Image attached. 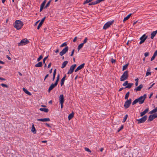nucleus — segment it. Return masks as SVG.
<instances>
[{
  "label": "nucleus",
  "mask_w": 157,
  "mask_h": 157,
  "mask_svg": "<svg viewBox=\"0 0 157 157\" xmlns=\"http://www.w3.org/2000/svg\"><path fill=\"white\" fill-rule=\"evenodd\" d=\"M37 121H40L42 122H46L49 121H50V119L49 118H40L37 119Z\"/></svg>",
  "instance_id": "14"
},
{
  "label": "nucleus",
  "mask_w": 157,
  "mask_h": 157,
  "mask_svg": "<svg viewBox=\"0 0 157 157\" xmlns=\"http://www.w3.org/2000/svg\"><path fill=\"white\" fill-rule=\"evenodd\" d=\"M153 55L155 56H157V50L155 52Z\"/></svg>",
  "instance_id": "59"
},
{
  "label": "nucleus",
  "mask_w": 157,
  "mask_h": 157,
  "mask_svg": "<svg viewBox=\"0 0 157 157\" xmlns=\"http://www.w3.org/2000/svg\"><path fill=\"white\" fill-rule=\"evenodd\" d=\"M14 27L16 28L17 30L21 29L23 25V23L21 21L19 20H17L13 24Z\"/></svg>",
  "instance_id": "2"
},
{
  "label": "nucleus",
  "mask_w": 157,
  "mask_h": 157,
  "mask_svg": "<svg viewBox=\"0 0 157 157\" xmlns=\"http://www.w3.org/2000/svg\"><path fill=\"white\" fill-rule=\"evenodd\" d=\"M131 15V13H130L129 14H128L127 16H126L124 18L123 21H125L128 20L130 18Z\"/></svg>",
  "instance_id": "30"
},
{
  "label": "nucleus",
  "mask_w": 157,
  "mask_h": 157,
  "mask_svg": "<svg viewBox=\"0 0 157 157\" xmlns=\"http://www.w3.org/2000/svg\"><path fill=\"white\" fill-rule=\"evenodd\" d=\"M51 2V0H49L48 2L47 3L45 6L44 7V8H46L48 7L50 5V3Z\"/></svg>",
  "instance_id": "34"
},
{
  "label": "nucleus",
  "mask_w": 157,
  "mask_h": 157,
  "mask_svg": "<svg viewBox=\"0 0 157 157\" xmlns=\"http://www.w3.org/2000/svg\"><path fill=\"white\" fill-rule=\"evenodd\" d=\"M133 85V83H128L127 84V85L124 88L125 89L126 88H130Z\"/></svg>",
  "instance_id": "23"
},
{
  "label": "nucleus",
  "mask_w": 157,
  "mask_h": 157,
  "mask_svg": "<svg viewBox=\"0 0 157 157\" xmlns=\"http://www.w3.org/2000/svg\"><path fill=\"white\" fill-rule=\"evenodd\" d=\"M155 56H155V55H153V56H152V57L151 58V61L155 59Z\"/></svg>",
  "instance_id": "49"
},
{
  "label": "nucleus",
  "mask_w": 157,
  "mask_h": 157,
  "mask_svg": "<svg viewBox=\"0 0 157 157\" xmlns=\"http://www.w3.org/2000/svg\"><path fill=\"white\" fill-rule=\"evenodd\" d=\"M149 111V109L148 108L145 109L143 112L140 113V116L143 117L146 113H147Z\"/></svg>",
  "instance_id": "17"
},
{
  "label": "nucleus",
  "mask_w": 157,
  "mask_h": 157,
  "mask_svg": "<svg viewBox=\"0 0 157 157\" xmlns=\"http://www.w3.org/2000/svg\"><path fill=\"white\" fill-rule=\"evenodd\" d=\"M59 103H64V97L63 94H60L59 97Z\"/></svg>",
  "instance_id": "13"
},
{
  "label": "nucleus",
  "mask_w": 157,
  "mask_h": 157,
  "mask_svg": "<svg viewBox=\"0 0 157 157\" xmlns=\"http://www.w3.org/2000/svg\"><path fill=\"white\" fill-rule=\"evenodd\" d=\"M157 112V107L152 110L151 111H150L149 113L150 114H152L153 113H155Z\"/></svg>",
  "instance_id": "29"
},
{
  "label": "nucleus",
  "mask_w": 157,
  "mask_h": 157,
  "mask_svg": "<svg viewBox=\"0 0 157 157\" xmlns=\"http://www.w3.org/2000/svg\"><path fill=\"white\" fill-rule=\"evenodd\" d=\"M43 65L42 62H38L37 64L35 65V67H40Z\"/></svg>",
  "instance_id": "26"
},
{
  "label": "nucleus",
  "mask_w": 157,
  "mask_h": 157,
  "mask_svg": "<svg viewBox=\"0 0 157 157\" xmlns=\"http://www.w3.org/2000/svg\"><path fill=\"white\" fill-rule=\"evenodd\" d=\"M128 65H129V63H128L126 64H125V65H124L123 67L122 71H124L127 68Z\"/></svg>",
  "instance_id": "33"
},
{
  "label": "nucleus",
  "mask_w": 157,
  "mask_h": 157,
  "mask_svg": "<svg viewBox=\"0 0 157 157\" xmlns=\"http://www.w3.org/2000/svg\"><path fill=\"white\" fill-rule=\"evenodd\" d=\"M156 117H157V114L156 113L153 115H149V117L148 121H152Z\"/></svg>",
  "instance_id": "11"
},
{
  "label": "nucleus",
  "mask_w": 157,
  "mask_h": 157,
  "mask_svg": "<svg viewBox=\"0 0 157 157\" xmlns=\"http://www.w3.org/2000/svg\"><path fill=\"white\" fill-rule=\"evenodd\" d=\"M46 18V17H44L42 19V20H41V21H40V22L39 24L38 25V26H37V29H39L41 27V26H42L43 23L44 22V21L45 20V19Z\"/></svg>",
  "instance_id": "15"
},
{
  "label": "nucleus",
  "mask_w": 157,
  "mask_h": 157,
  "mask_svg": "<svg viewBox=\"0 0 157 157\" xmlns=\"http://www.w3.org/2000/svg\"><path fill=\"white\" fill-rule=\"evenodd\" d=\"M76 64H74L72 66H71L70 67V69L68 71L67 74H71L74 71L75 68L76 67Z\"/></svg>",
  "instance_id": "9"
},
{
  "label": "nucleus",
  "mask_w": 157,
  "mask_h": 157,
  "mask_svg": "<svg viewBox=\"0 0 157 157\" xmlns=\"http://www.w3.org/2000/svg\"><path fill=\"white\" fill-rule=\"evenodd\" d=\"M132 102V99L131 98L129 99L128 100H127L124 103V107L125 109H127L129 107Z\"/></svg>",
  "instance_id": "6"
},
{
  "label": "nucleus",
  "mask_w": 157,
  "mask_h": 157,
  "mask_svg": "<svg viewBox=\"0 0 157 157\" xmlns=\"http://www.w3.org/2000/svg\"><path fill=\"white\" fill-rule=\"evenodd\" d=\"M143 87V85L142 84H141L138 87L134 89V90H136V91H140Z\"/></svg>",
  "instance_id": "16"
},
{
  "label": "nucleus",
  "mask_w": 157,
  "mask_h": 157,
  "mask_svg": "<svg viewBox=\"0 0 157 157\" xmlns=\"http://www.w3.org/2000/svg\"><path fill=\"white\" fill-rule=\"evenodd\" d=\"M23 91L27 94H28L29 95H31V93L27 89H25V88H23Z\"/></svg>",
  "instance_id": "22"
},
{
  "label": "nucleus",
  "mask_w": 157,
  "mask_h": 157,
  "mask_svg": "<svg viewBox=\"0 0 157 157\" xmlns=\"http://www.w3.org/2000/svg\"><path fill=\"white\" fill-rule=\"evenodd\" d=\"M93 2V5H95L98 3H99L98 1V0H97L94 1Z\"/></svg>",
  "instance_id": "37"
},
{
  "label": "nucleus",
  "mask_w": 157,
  "mask_h": 157,
  "mask_svg": "<svg viewBox=\"0 0 157 157\" xmlns=\"http://www.w3.org/2000/svg\"><path fill=\"white\" fill-rule=\"evenodd\" d=\"M59 74L57 76L56 80V81L55 82H56V83L58 84V82L59 81Z\"/></svg>",
  "instance_id": "36"
},
{
  "label": "nucleus",
  "mask_w": 157,
  "mask_h": 157,
  "mask_svg": "<svg viewBox=\"0 0 157 157\" xmlns=\"http://www.w3.org/2000/svg\"><path fill=\"white\" fill-rule=\"evenodd\" d=\"M55 76H56V75L53 74V78H52V81H53L54 80V79H55Z\"/></svg>",
  "instance_id": "60"
},
{
  "label": "nucleus",
  "mask_w": 157,
  "mask_h": 157,
  "mask_svg": "<svg viewBox=\"0 0 157 157\" xmlns=\"http://www.w3.org/2000/svg\"><path fill=\"white\" fill-rule=\"evenodd\" d=\"M40 110L42 111H44L45 113H48L49 111L48 109L45 108H40Z\"/></svg>",
  "instance_id": "24"
},
{
  "label": "nucleus",
  "mask_w": 157,
  "mask_h": 157,
  "mask_svg": "<svg viewBox=\"0 0 157 157\" xmlns=\"http://www.w3.org/2000/svg\"><path fill=\"white\" fill-rule=\"evenodd\" d=\"M88 40V38L87 37H86L84 40H83V42L82 43L83 44H85L86 43Z\"/></svg>",
  "instance_id": "40"
},
{
  "label": "nucleus",
  "mask_w": 157,
  "mask_h": 157,
  "mask_svg": "<svg viewBox=\"0 0 157 157\" xmlns=\"http://www.w3.org/2000/svg\"><path fill=\"white\" fill-rule=\"evenodd\" d=\"M43 56L41 55H40L39 57L37 59V61L38 62H39V61L41 59H42V58H43Z\"/></svg>",
  "instance_id": "39"
},
{
  "label": "nucleus",
  "mask_w": 157,
  "mask_h": 157,
  "mask_svg": "<svg viewBox=\"0 0 157 157\" xmlns=\"http://www.w3.org/2000/svg\"><path fill=\"white\" fill-rule=\"evenodd\" d=\"M85 150L86 151H87L88 152H91V151L90 150L89 148H88L87 147H85Z\"/></svg>",
  "instance_id": "43"
},
{
  "label": "nucleus",
  "mask_w": 157,
  "mask_h": 157,
  "mask_svg": "<svg viewBox=\"0 0 157 157\" xmlns=\"http://www.w3.org/2000/svg\"><path fill=\"white\" fill-rule=\"evenodd\" d=\"M114 22V20L107 22L104 25L103 27V29H107Z\"/></svg>",
  "instance_id": "4"
},
{
  "label": "nucleus",
  "mask_w": 157,
  "mask_h": 157,
  "mask_svg": "<svg viewBox=\"0 0 157 157\" xmlns=\"http://www.w3.org/2000/svg\"><path fill=\"white\" fill-rule=\"evenodd\" d=\"M83 44L81 43L78 45V51L83 47Z\"/></svg>",
  "instance_id": "31"
},
{
  "label": "nucleus",
  "mask_w": 157,
  "mask_h": 157,
  "mask_svg": "<svg viewBox=\"0 0 157 157\" xmlns=\"http://www.w3.org/2000/svg\"><path fill=\"white\" fill-rule=\"evenodd\" d=\"M74 116V113L72 112V113L69 114L68 116V119L69 120H71V118H72Z\"/></svg>",
  "instance_id": "25"
},
{
  "label": "nucleus",
  "mask_w": 157,
  "mask_h": 157,
  "mask_svg": "<svg viewBox=\"0 0 157 157\" xmlns=\"http://www.w3.org/2000/svg\"><path fill=\"white\" fill-rule=\"evenodd\" d=\"M149 54V53L148 52H145L144 53V56H145V57H147L148 56Z\"/></svg>",
  "instance_id": "50"
},
{
  "label": "nucleus",
  "mask_w": 157,
  "mask_h": 157,
  "mask_svg": "<svg viewBox=\"0 0 157 157\" xmlns=\"http://www.w3.org/2000/svg\"><path fill=\"white\" fill-rule=\"evenodd\" d=\"M64 103H60V107L61 109H62L63 106V104Z\"/></svg>",
  "instance_id": "53"
},
{
  "label": "nucleus",
  "mask_w": 157,
  "mask_h": 157,
  "mask_svg": "<svg viewBox=\"0 0 157 157\" xmlns=\"http://www.w3.org/2000/svg\"><path fill=\"white\" fill-rule=\"evenodd\" d=\"M56 69H55V70L54 71L53 73V75H56Z\"/></svg>",
  "instance_id": "58"
},
{
  "label": "nucleus",
  "mask_w": 157,
  "mask_h": 157,
  "mask_svg": "<svg viewBox=\"0 0 157 157\" xmlns=\"http://www.w3.org/2000/svg\"><path fill=\"white\" fill-rule=\"evenodd\" d=\"M6 58L8 59V60H11V58H10V56H8L7 55V56H6Z\"/></svg>",
  "instance_id": "55"
},
{
  "label": "nucleus",
  "mask_w": 157,
  "mask_h": 157,
  "mask_svg": "<svg viewBox=\"0 0 157 157\" xmlns=\"http://www.w3.org/2000/svg\"><path fill=\"white\" fill-rule=\"evenodd\" d=\"M130 94V92L129 91L127 92L125 95L124 98L125 99L127 100Z\"/></svg>",
  "instance_id": "32"
},
{
  "label": "nucleus",
  "mask_w": 157,
  "mask_h": 157,
  "mask_svg": "<svg viewBox=\"0 0 157 157\" xmlns=\"http://www.w3.org/2000/svg\"><path fill=\"white\" fill-rule=\"evenodd\" d=\"M77 39V37L76 36L74 38V39H73V41L74 42H75L76 41Z\"/></svg>",
  "instance_id": "54"
},
{
  "label": "nucleus",
  "mask_w": 157,
  "mask_h": 157,
  "mask_svg": "<svg viewBox=\"0 0 157 157\" xmlns=\"http://www.w3.org/2000/svg\"><path fill=\"white\" fill-rule=\"evenodd\" d=\"M0 63L4 64H5V63L2 61L0 60Z\"/></svg>",
  "instance_id": "63"
},
{
  "label": "nucleus",
  "mask_w": 157,
  "mask_h": 157,
  "mask_svg": "<svg viewBox=\"0 0 157 157\" xmlns=\"http://www.w3.org/2000/svg\"><path fill=\"white\" fill-rule=\"evenodd\" d=\"M128 83V81H126L124 82L122 84V85L123 86H126L127 85V84Z\"/></svg>",
  "instance_id": "45"
},
{
  "label": "nucleus",
  "mask_w": 157,
  "mask_h": 157,
  "mask_svg": "<svg viewBox=\"0 0 157 157\" xmlns=\"http://www.w3.org/2000/svg\"><path fill=\"white\" fill-rule=\"evenodd\" d=\"M151 68L150 67H149L148 69H147L146 74V76H148L149 75H150L151 74Z\"/></svg>",
  "instance_id": "20"
},
{
  "label": "nucleus",
  "mask_w": 157,
  "mask_h": 157,
  "mask_svg": "<svg viewBox=\"0 0 157 157\" xmlns=\"http://www.w3.org/2000/svg\"><path fill=\"white\" fill-rule=\"evenodd\" d=\"M157 33V30L155 31L152 32L151 34V38L153 39Z\"/></svg>",
  "instance_id": "18"
},
{
  "label": "nucleus",
  "mask_w": 157,
  "mask_h": 157,
  "mask_svg": "<svg viewBox=\"0 0 157 157\" xmlns=\"http://www.w3.org/2000/svg\"><path fill=\"white\" fill-rule=\"evenodd\" d=\"M32 127L31 131L34 134H36V131L34 125L33 123H32Z\"/></svg>",
  "instance_id": "19"
},
{
  "label": "nucleus",
  "mask_w": 157,
  "mask_h": 157,
  "mask_svg": "<svg viewBox=\"0 0 157 157\" xmlns=\"http://www.w3.org/2000/svg\"><path fill=\"white\" fill-rule=\"evenodd\" d=\"M1 85L3 87H5L6 88H8V86L7 85L4 84V83H2L1 84Z\"/></svg>",
  "instance_id": "41"
},
{
  "label": "nucleus",
  "mask_w": 157,
  "mask_h": 157,
  "mask_svg": "<svg viewBox=\"0 0 157 157\" xmlns=\"http://www.w3.org/2000/svg\"><path fill=\"white\" fill-rule=\"evenodd\" d=\"M45 124L48 127H51V126L48 123H45Z\"/></svg>",
  "instance_id": "61"
},
{
  "label": "nucleus",
  "mask_w": 157,
  "mask_h": 157,
  "mask_svg": "<svg viewBox=\"0 0 157 157\" xmlns=\"http://www.w3.org/2000/svg\"><path fill=\"white\" fill-rule=\"evenodd\" d=\"M128 117V115H127V114L125 116L123 119V122H124L125 121H126V120Z\"/></svg>",
  "instance_id": "38"
},
{
  "label": "nucleus",
  "mask_w": 157,
  "mask_h": 157,
  "mask_svg": "<svg viewBox=\"0 0 157 157\" xmlns=\"http://www.w3.org/2000/svg\"><path fill=\"white\" fill-rule=\"evenodd\" d=\"M123 128V125H122L119 128L118 130V132H119L121 130H122Z\"/></svg>",
  "instance_id": "47"
},
{
  "label": "nucleus",
  "mask_w": 157,
  "mask_h": 157,
  "mask_svg": "<svg viewBox=\"0 0 157 157\" xmlns=\"http://www.w3.org/2000/svg\"><path fill=\"white\" fill-rule=\"evenodd\" d=\"M68 49V47L66 46L59 53V55L61 56H63L67 52Z\"/></svg>",
  "instance_id": "10"
},
{
  "label": "nucleus",
  "mask_w": 157,
  "mask_h": 157,
  "mask_svg": "<svg viewBox=\"0 0 157 157\" xmlns=\"http://www.w3.org/2000/svg\"><path fill=\"white\" fill-rule=\"evenodd\" d=\"M115 61H116V60L113 58H112L111 60V63H115Z\"/></svg>",
  "instance_id": "48"
},
{
  "label": "nucleus",
  "mask_w": 157,
  "mask_h": 157,
  "mask_svg": "<svg viewBox=\"0 0 157 157\" xmlns=\"http://www.w3.org/2000/svg\"><path fill=\"white\" fill-rule=\"evenodd\" d=\"M59 52V49L58 48H57V49L55 51V52L56 53H58V52Z\"/></svg>",
  "instance_id": "64"
},
{
  "label": "nucleus",
  "mask_w": 157,
  "mask_h": 157,
  "mask_svg": "<svg viewBox=\"0 0 157 157\" xmlns=\"http://www.w3.org/2000/svg\"><path fill=\"white\" fill-rule=\"evenodd\" d=\"M74 51H75L74 49H73L72 50V51L71 52V54L70 55V56H72L73 55V54H74Z\"/></svg>",
  "instance_id": "51"
},
{
  "label": "nucleus",
  "mask_w": 157,
  "mask_h": 157,
  "mask_svg": "<svg viewBox=\"0 0 157 157\" xmlns=\"http://www.w3.org/2000/svg\"><path fill=\"white\" fill-rule=\"evenodd\" d=\"M49 76V74H47V75H46L45 76V77H44V80H45Z\"/></svg>",
  "instance_id": "56"
},
{
  "label": "nucleus",
  "mask_w": 157,
  "mask_h": 157,
  "mask_svg": "<svg viewBox=\"0 0 157 157\" xmlns=\"http://www.w3.org/2000/svg\"><path fill=\"white\" fill-rule=\"evenodd\" d=\"M58 84L55 82L54 84H52L50 87H49L48 91V92H50V91L52 90L54 88H55L57 85Z\"/></svg>",
  "instance_id": "12"
},
{
  "label": "nucleus",
  "mask_w": 157,
  "mask_h": 157,
  "mask_svg": "<svg viewBox=\"0 0 157 157\" xmlns=\"http://www.w3.org/2000/svg\"><path fill=\"white\" fill-rule=\"evenodd\" d=\"M147 118V116L145 115L139 119H137L136 121H138V124H140L144 123L146 120Z\"/></svg>",
  "instance_id": "7"
},
{
  "label": "nucleus",
  "mask_w": 157,
  "mask_h": 157,
  "mask_svg": "<svg viewBox=\"0 0 157 157\" xmlns=\"http://www.w3.org/2000/svg\"><path fill=\"white\" fill-rule=\"evenodd\" d=\"M147 36H146L145 34L143 35L140 38V40H141L139 43L140 44H141L143 43L147 38Z\"/></svg>",
  "instance_id": "8"
},
{
  "label": "nucleus",
  "mask_w": 157,
  "mask_h": 157,
  "mask_svg": "<svg viewBox=\"0 0 157 157\" xmlns=\"http://www.w3.org/2000/svg\"><path fill=\"white\" fill-rule=\"evenodd\" d=\"M89 4H88V5L89 6H92V5H93V2H89V3H88Z\"/></svg>",
  "instance_id": "57"
},
{
  "label": "nucleus",
  "mask_w": 157,
  "mask_h": 157,
  "mask_svg": "<svg viewBox=\"0 0 157 157\" xmlns=\"http://www.w3.org/2000/svg\"><path fill=\"white\" fill-rule=\"evenodd\" d=\"M66 76L65 75L61 79L60 83H61V86H63V85L64 84V82L65 80V78L66 77Z\"/></svg>",
  "instance_id": "21"
},
{
  "label": "nucleus",
  "mask_w": 157,
  "mask_h": 157,
  "mask_svg": "<svg viewBox=\"0 0 157 157\" xmlns=\"http://www.w3.org/2000/svg\"><path fill=\"white\" fill-rule=\"evenodd\" d=\"M128 77V71H125L121 76L120 80L121 81H124L126 80Z\"/></svg>",
  "instance_id": "3"
},
{
  "label": "nucleus",
  "mask_w": 157,
  "mask_h": 157,
  "mask_svg": "<svg viewBox=\"0 0 157 157\" xmlns=\"http://www.w3.org/2000/svg\"><path fill=\"white\" fill-rule=\"evenodd\" d=\"M147 97V95L145 94L143 96H141L139 98L136 99L132 103V105H134L135 104L137 103V102H139V104H142L143 103Z\"/></svg>",
  "instance_id": "1"
},
{
  "label": "nucleus",
  "mask_w": 157,
  "mask_h": 157,
  "mask_svg": "<svg viewBox=\"0 0 157 157\" xmlns=\"http://www.w3.org/2000/svg\"><path fill=\"white\" fill-rule=\"evenodd\" d=\"M85 65V63H82V64L80 65L77 67L78 69L79 70H81L84 67Z\"/></svg>",
  "instance_id": "28"
},
{
  "label": "nucleus",
  "mask_w": 157,
  "mask_h": 157,
  "mask_svg": "<svg viewBox=\"0 0 157 157\" xmlns=\"http://www.w3.org/2000/svg\"><path fill=\"white\" fill-rule=\"evenodd\" d=\"M67 45V43L66 42H64L60 46V47H62L63 46H66Z\"/></svg>",
  "instance_id": "44"
},
{
  "label": "nucleus",
  "mask_w": 157,
  "mask_h": 157,
  "mask_svg": "<svg viewBox=\"0 0 157 157\" xmlns=\"http://www.w3.org/2000/svg\"><path fill=\"white\" fill-rule=\"evenodd\" d=\"M46 2V0H44L43 2L40 5H41L42 6H44L45 3Z\"/></svg>",
  "instance_id": "46"
},
{
  "label": "nucleus",
  "mask_w": 157,
  "mask_h": 157,
  "mask_svg": "<svg viewBox=\"0 0 157 157\" xmlns=\"http://www.w3.org/2000/svg\"><path fill=\"white\" fill-rule=\"evenodd\" d=\"M48 56L46 57H44V59H43V63L44 64V63H45V60L48 59Z\"/></svg>",
  "instance_id": "42"
},
{
  "label": "nucleus",
  "mask_w": 157,
  "mask_h": 157,
  "mask_svg": "<svg viewBox=\"0 0 157 157\" xmlns=\"http://www.w3.org/2000/svg\"><path fill=\"white\" fill-rule=\"evenodd\" d=\"M155 84V83H153V84H152L150 87H149L148 89L149 90V89H150L151 88H152V86H154V85Z\"/></svg>",
  "instance_id": "52"
},
{
  "label": "nucleus",
  "mask_w": 157,
  "mask_h": 157,
  "mask_svg": "<svg viewBox=\"0 0 157 157\" xmlns=\"http://www.w3.org/2000/svg\"><path fill=\"white\" fill-rule=\"evenodd\" d=\"M93 0H86V1H84V2H83V4L84 5H85L86 3H88L91 2Z\"/></svg>",
  "instance_id": "35"
},
{
  "label": "nucleus",
  "mask_w": 157,
  "mask_h": 157,
  "mask_svg": "<svg viewBox=\"0 0 157 157\" xmlns=\"http://www.w3.org/2000/svg\"><path fill=\"white\" fill-rule=\"evenodd\" d=\"M51 63H50L48 65V68H49L51 66Z\"/></svg>",
  "instance_id": "62"
},
{
  "label": "nucleus",
  "mask_w": 157,
  "mask_h": 157,
  "mask_svg": "<svg viewBox=\"0 0 157 157\" xmlns=\"http://www.w3.org/2000/svg\"><path fill=\"white\" fill-rule=\"evenodd\" d=\"M68 61H64L62 64V66H61V68H64L67 65V64L68 63Z\"/></svg>",
  "instance_id": "27"
},
{
  "label": "nucleus",
  "mask_w": 157,
  "mask_h": 157,
  "mask_svg": "<svg viewBox=\"0 0 157 157\" xmlns=\"http://www.w3.org/2000/svg\"><path fill=\"white\" fill-rule=\"evenodd\" d=\"M29 41L26 38H25L21 40L20 43H18V46H22L25 45L28 43Z\"/></svg>",
  "instance_id": "5"
}]
</instances>
